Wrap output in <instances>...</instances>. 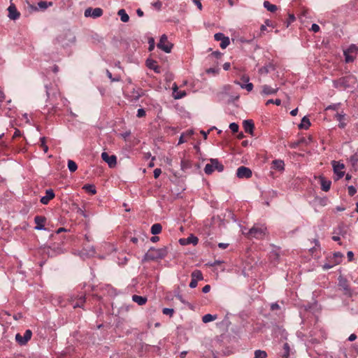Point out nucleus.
<instances>
[{
  "label": "nucleus",
  "mask_w": 358,
  "mask_h": 358,
  "mask_svg": "<svg viewBox=\"0 0 358 358\" xmlns=\"http://www.w3.org/2000/svg\"><path fill=\"white\" fill-rule=\"evenodd\" d=\"M47 101L49 103L50 107L47 108L48 114H55L57 111V99H59L64 104L67 100L61 96L60 92L56 88H49L46 86Z\"/></svg>",
  "instance_id": "f257e3e1"
},
{
  "label": "nucleus",
  "mask_w": 358,
  "mask_h": 358,
  "mask_svg": "<svg viewBox=\"0 0 358 358\" xmlns=\"http://www.w3.org/2000/svg\"><path fill=\"white\" fill-rule=\"evenodd\" d=\"M169 252V248L164 246L161 248L151 247L143 257L144 261H155L164 259Z\"/></svg>",
  "instance_id": "f03ea898"
},
{
  "label": "nucleus",
  "mask_w": 358,
  "mask_h": 358,
  "mask_svg": "<svg viewBox=\"0 0 358 358\" xmlns=\"http://www.w3.org/2000/svg\"><path fill=\"white\" fill-rule=\"evenodd\" d=\"M267 233V228L264 224H255L248 231V236L250 238L263 239Z\"/></svg>",
  "instance_id": "7ed1b4c3"
},
{
  "label": "nucleus",
  "mask_w": 358,
  "mask_h": 358,
  "mask_svg": "<svg viewBox=\"0 0 358 358\" xmlns=\"http://www.w3.org/2000/svg\"><path fill=\"white\" fill-rule=\"evenodd\" d=\"M343 255L340 252H334L332 255L327 257V262L322 265L324 270L331 268L342 262Z\"/></svg>",
  "instance_id": "20e7f679"
},
{
  "label": "nucleus",
  "mask_w": 358,
  "mask_h": 358,
  "mask_svg": "<svg viewBox=\"0 0 358 358\" xmlns=\"http://www.w3.org/2000/svg\"><path fill=\"white\" fill-rule=\"evenodd\" d=\"M215 170L218 172L223 171L224 165L217 159H210V163L205 166L204 172L207 175H210Z\"/></svg>",
  "instance_id": "39448f33"
},
{
  "label": "nucleus",
  "mask_w": 358,
  "mask_h": 358,
  "mask_svg": "<svg viewBox=\"0 0 358 358\" xmlns=\"http://www.w3.org/2000/svg\"><path fill=\"white\" fill-rule=\"evenodd\" d=\"M358 54V46L355 44L350 45L346 50L343 51L345 60L347 63L352 62Z\"/></svg>",
  "instance_id": "423d86ee"
},
{
  "label": "nucleus",
  "mask_w": 358,
  "mask_h": 358,
  "mask_svg": "<svg viewBox=\"0 0 358 358\" xmlns=\"http://www.w3.org/2000/svg\"><path fill=\"white\" fill-rule=\"evenodd\" d=\"M157 48L162 50L166 53L171 52L173 44L168 41V38L166 34H163L159 39V43L157 45Z\"/></svg>",
  "instance_id": "0eeeda50"
},
{
  "label": "nucleus",
  "mask_w": 358,
  "mask_h": 358,
  "mask_svg": "<svg viewBox=\"0 0 358 358\" xmlns=\"http://www.w3.org/2000/svg\"><path fill=\"white\" fill-rule=\"evenodd\" d=\"M331 164L333 166L334 172L336 174L334 179L335 180H338L345 175V172L343 171V169L345 168V166L343 164L334 160L331 162Z\"/></svg>",
  "instance_id": "6e6552de"
},
{
  "label": "nucleus",
  "mask_w": 358,
  "mask_h": 358,
  "mask_svg": "<svg viewBox=\"0 0 358 358\" xmlns=\"http://www.w3.org/2000/svg\"><path fill=\"white\" fill-rule=\"evenodd\" d=\"M52 1H41L37 3L36 5H28V8L31 12L33 11H44L49 6H52Z\"/></svg>",
  "instance_id": "1a4fd4ad"
},
{
  "label": "nucleus",
  "mask_w": 358,
  "mask_h": 358,
  "mask_svg": "<svg viewBox=\"0 0 358 358\" xmlns=\"http://www.w3.org/2000/svg\"><path fill=\"white\" fill-rule=\"evenodd\" d=\"M31 336L32 331L30 329H27L25 331V333L23 336L19 333L15 335V340L19 345H24L31 338Z\"/></svg>",
  "instance_id": "9d476101"
},
{
  "label": "nucleus",
  "mask_w": 358,
  "mask_h": 358,
  "mask_svg": "<svg viewBox=\"0 0 358 358\" xmlns=\"http://www.w3.org/2000/svg\"><path fill=\"white\" fill-rule=\"evenodd\" d=\"M349 81V77H341L337 80H334V87L337 89L345 90L350 86Z\"/></svg>",
  "instance_id": "9b49d317"
},
{
  "label": "nucleus",
  "mask_w": 358,
  "mask_h": 358,
  "mask_svg": "<svg viewBox=\"0 0 358 358\" xmlns=\"http://www.w3.org/2000/svg\"><path fill=\"white\" fill-rule=\"evenodd\" d=\"M252 176L251 169L248 167L241 166L238 168L236 171V176L238 178H250Z\"/></svg>",
  "instance_id": "f8f14e48"
},
{
  "label": "nucleus",
  "mask_w": 358,
  "mask_h": 358,
  "mask_svg": "<svg viewBox=\"0 0 358 358\" xmlns=\"http://www.w3.org/2000/svg\"><path fill=\"white\" fill-rule=\"evenodd\" d=\"M101 159L106 162L110 168H114L117 165V157L115 155H108L106 152L101 153Z\"/></svg>",
  "instance_id": "ddd939ff"
},
{
  "label": "nucleus",
  "mask_w": 358,
  "mask_h": 358,
  "mask_svg": "<svg viewBox=\"0 0 358 358\" xmlns=\"http://www.w3.org/2000/svg\"><path fill=\"white\" fill-rule=\"evenodd\" d=\"M214 38L217 41H221L220 46L222 49H225L230 43L229 38L225 36L222 33H216Z\"/></svg>",
  "instance_id": "4468645a"
},
{
  "label": "nucleus",
  "mask_w": 358,
  "mask_h": 358,
  "mask_svg": "<svg viewBox=\"0 0 358 358\" xmlns=\"http://www.w3.org/2000/svg\"><path fill=\"white\" fill-rule=\"evenodd\" d=\"M70 301L71 302V305L73 308L83 307L85 302V296L84 295H81L80 296L73 295L71 296Z\"/></svg>",
  "instance_id": "2eb2a0df"
},
{
  "label": "nucleus",
  "mask_w": 358,
  "mask_h": 358,
  "mask_svg": "<svg viewBox=\"0 0 358 358\" xmlns=\"http://www.w3.org/2000/svg\"><path fill=\"white\" fill-rule=\"evenodd\" d=\"M179 243L181 245H187L189 244L196 245L199 243V238L192 234L186 238H180L179 240Z\"/></svg>",
  "instance_id": "dca6fc26"
},
{
  "label": "nucleus",
  "mask_w": 358,
  "mask_h": 358,
  "mask_svg": "<svg viewBox=\"0 0 358 358\" xmlns=\"http://www.w3.org/2000/svg\"><path fill=\"white\" fill-rule=\"evenodd\" d=\"M103 14V10L100 8H88L85 10V17H97L101 16Z\"/></svg>",
  "instance_id": "f3484780"
},
{
  "label": "nucleus",
  "mask_w": 358,
  "mask_h": 358,
  "mask_svg": "<svg viewBox=\"0 0 358 358\" xmlns=\"http://www.w3.org/2000/svg\"><path fill=\"white\" fill-rule=\"evenodd\" d=\"M46 222V218L42 215H36L34 217V222L36 223V227L34 229L36 230H43L45 229V224Z\"/></svg>",
  "instance_id": "a211bd4d"
},
{
  "label": "nucleus",
  "mask_w": 358,
  "mask_h": 358,
  "mask_svg": "<svg viewBox=\"0 0 358 358\" xmlns=\"http://www.w3.org/2000/svg\"><path fill=\"white\" fill-rule=\"evenodd\" d=\"M55 194L52 189L45 191V195L41 199V203L47 205L50 200L55 197Z\"/></svg>",
  "instance_id": "6ab92c4d"
},
{
  "label": "nucleus",
  "mask_w": 358,
  "mask_h": 358,
  "mask_svg": "<svg viewBox=\"0 0 358 358\" xmlns=\"http://www.w3.org/2000/svg\"><path fill=\"white\" fill-rule=\"evenodd\" d=\"M146 66L148 68L153 70L157 73H159L161 72V68L155 60L148 59L146 60Z\"/></svg>",
  "instance_id": "aec40b11"
},
{
  "label": "nucleus",
  "mask_w": 358,
  "mask_h": 358,
  "mask_svg": "<svg viewBox=\"0 0 358 358\" xmlns=\"http://www.w3.org/2000/svg\"><path fill=\"white\" fill-rule=\"evenodd\" d=\"M8 17L12 20H15L20 17V13L17 10L16 7L11 4L8 8Z\"/></svg>",
  "instance_id": "412c9836"
},
{
  "label": "nucleus",
  "mask_w": 358,
  "mask_h": 358,
  "mask_svg": "<svg viewBox=\"0 0 358 358\" xmlns=\"http://www.w3.org/2000/svg\"><path fill=\"white\" fill-rule=\"evenodd\" d=\"M244 130L246 133H249L251 135H253V130L255 128V124L252 120H246L243 122Z\"/></svg>",
  "instance_id": "4be33fe9"
},
{
  "label": "nucleus",
  "mask_w": 358,
  "mask_h": 358,
  "mask_svg": "<svg viewBox=\"0 0 358 358\" xmlns=\"http://www.w3.org/2000/svg\"><path fill=\"white\" fill-rule=\"evenodd\" d=\"M278 91V87H271L267 85L262 86V94L264 95L274 94Z\"/></svg>",
  "instance_id": "5701e85b"
},
{
  "label": "nucleus",
  "mask_w": 358,
  "mask_h": 358,
  "mask_svg": "<svg viewBox=\"0 0 358 358\" xmlns=\"http://www.w3.org/2000/svg\"><path fill=\"white\" fill-rule=\"evenodd\" d=\"M320 180L322 190L328 192L330 189L331 182L323 176L320 177Z\"/></svg>",
  "instance_id": "b1692460"
},
{
  "label": "nucleus",
  "mask_w": 358,
  "mask_h": 358,
  "mask_svg": "<svg viewBox=\"0 0 358 358\" xmlns=\"http://www.w3.org/2000/svg\"><path fill=\"white\" fill-rule=\"evenodd\" d=\"M338 285L343 289V290H345V294L350 292V289L349 287L348 280L342 276L338 278Z\"/></svg>",
  "instance_id": "393cba45"
},
{
  "label": "nucleus",
  "mask_w": 358,
  "mask_h": 358,
  "mask_svg": "<svg viewBox=\"0 0 358 358\" xmlns=\"http://www.w3.org/2000/svg\"><path fill=\"white\" fill-rule=\"evenodd\" d=\"M273 169L278 171H283L285 169V163L282 160L275 159L272 162Z\"/></svg>",
  "instance_id": "a878e982"
},
{
  "label": "nucleus",
  "mask_w": 358,
  "mask_h": 358,
  "mask_svg": "<svg viewBox=\"0 0 358 358\" xmlns=\"http://www.w3.org/2000/svg\"><path fill=\"white\" fill-rule=\"evenodd\" d=\"M132 300L138 305L143 306L146 303L148 299L145 296L134 294L132 296Z\"/></svg>",
  "instance_id": "bb28decb"
},
{
  "label": "nucleus",
  "mask_w": 358,
  "mask_h": 358,
  "mask_svg": "<svg viewBox=\"0 0 358 358\" xmlns=\"http://www.w3.org/2000/svg\"><path fill=\"white\" fill-rule=\"evenodd\" d=\"M310 120L306 116H304L302 118L301 123L299 124V128L300 129H308L310 127Z\"/></svg>",
  "instance_id": "cd10ccee"
},
{
  "label": "nucleus",
  "mask_w": 358,
  "mask_h": 358,
  "mask_svg": "<svg viewBox=\"0 0 358 358\" xmlns=\"http://www.w3.org/2000/svg\"><path fill=\"white\" fill-rule=\"evenodd\" d=\"M162 226L161 224L159 223H156V224H154L152 227H151V233L153 235H157L159 234H160L162 232Z\"/></svg>",
  "instance_id": "c85d7f7f"
},
{
  "label": "nucleus",
  "mask_w": 358,
  "mask_h": 358,
  "mask_svg": "<svg viewBox=\"0 0 358 358\" xmlns=\"http://www.w3.org/2000/svg\"><path fill=\"white\" fill-rule=\"evenodd\" d=\"M234 83L239 85L242 89H245L248 92H251L253 89V84L249 82L244 84L236 80L234 81Z\"/></svg>",
  "instance_id": "c756f323"
},
{
  "label": "nucleus",
  "mask_w": 358,
  "mask_h": 358,
  "mask_svg": "<svg viewBox=\"0 0 358 358\" xmlns=\"http://www.w3.org/2000/svg\"><path fill=\"white\" fill-rule=\"evenodd\" d=\"M87 192L90 193L92 195H94L96 193V187L94 185L86 184L83 187Z\"/></svg>",
  "instance_id": "7c9ffc66"
},
{
  "label": "nucleus",
  "mask_w": 358,
  "mask_h": 358,
  "mask_svg": "<svg viewBox=\"0 0 358 358\" xmlns=\"http://www.w3.org/2000/svg\"><path fill=\"white\" fill-rule=\"evenodd\" d=\"M117 15L120 17V20L123 22H127L129 20V17L124 9L119 10Z\"/></svg>",
  "instance_id": "2f4dec72"
},
{
  "label": "nucleus",
  "mask_w": 358,
  "mask_h": 358,
  "mask_svg": "<svg viewBox=\"0 0 358 358\" xmlns=\"http://www.w3.org/2000/svg\"><path fill=\"white\" fill-rule=\"evenodd\" d=\"M177 90H178V87L176 85L175 87H173V96L174 99H179L184 97L186 95V92L185 91L178 92Z\"/></svg>",
  "instance_id": "473e14b6"
},
{
  "label": "nucleus",
  "mask_w": 358,
  "mask_h": 358,
  "mask_svg": "<svg viewBox=\"0 0 358 358\" xmlns=\"http://www.w3.org/2000/svg\"><path fill=\"white\" fill-rule=\"evenodd\" d=\"M334 234L337 235L344 236L346 234L344 225L343 224H339L334 230Z\"/></svg>",
  "instance_id": "72a5a7b5"
},
{
  "label": "nucleus",
  "mask_w": 358,
  "mask_h": 358,
  "mask_svg": "<svg viewBox=\"0 0 358 358\" xmlns=\"http://www.w3.org/2000/svg\"><path fill=\"white\" fill-rule=\"evenodd\" d=\"M192 278L196 280V281L203 280V274L201 271L195 270L191 274Z\"/></svg>",
  "instance_id": "f704fd0d"
},
{
  "label": "nucleus",
  "mask_w": 358,
  "mask_h": 358,
  "mask_svg": "<svg viewBox=\"0 0 358 358\" xmlns=\"http://www.w3.org/2000/svg\"><path fill=\"white\" fill-rule=\"evenodd\" d=\"M216 318H217L216 315L206 314L205 315L203 316L202 321L204 323H208V322L215 320Z\"/></svg>",
  "instance_id": "c9c22d12"
},
{
  "label": "nucleus",
  "mask_w": 358,
  "mask_h": 358,
  "mask_svg": "<svg viewBox=\"0 0 358 358\" xmlns=\"http://www.w3.org/2000/svg\"><path fill=\"white\" fill-rule=\"evenodd\" d=\"M267 356V352L264 350H257L255 351L254 358H266Z\"/></svg>",
  "instance_id": "e433bc0d"
},
{
  "label": "nucleus",
  "mask_w": 358,
  "mask_h": 358,
  "mask_svg": "<svg viewBox=\"0 0 358 358\" xmlns=\"http://www.w3.org/2000/svg\"><path fill=\"white\" fill-rule=\"evenodd\" d=\"M264 6L270 12H275L277 10V6L268 1L264 2Z\"/></svg>",
  "instance_id": "4c0bfd02"
},
{
  "label": "nucleus",
  "mask_w": 358,
  "mask_h": 358,
  "mask_svg": "<svg viewBox=\"0 0 358 358\" xmlns=\"http://www.w3.org/2000/svg\"><path fill=\"white\" fill-rule=\"evenodd\" d=\"M68 168L70 172L73 173L77 170L78 166L74 161L69 159L68 161Z\"/></svg>",
  "instance_id": "58836bf2"
},
{
  "label": "nucleus",
  "mask_w": 358,
  "mask_h": 358,
  "mask_svg": "<svg viewBox=\"0 0 358 358\" xmlns=\"http://www.w3.org/2000/svg\"><path fill=\"white\" fill-rule=\"evenodd\" d=\"M267 27H271V29H274V24H262L260 27V33L259 34V36H262V34H264V31L267 30Z\"/></svg>",
  "instance_id": "ea45409f"
},
{
  "label": "nucleus",
  "mask_w": 358,
  "mask_h": 358,
  "mask_svg": "<svg viewBox=\"0 0 358 358\" xmlns=\"http://www.w3.org/2000/svg\"><path fill=\"white\" fill-rule=\"evenodd\" d=\"M106 75L111 82H119L121 80V77L120 76L113 77L112 73L108 70H106Z\"/></svg>",
  "instance_id": "a19ab883"
},
{
  "label": "nucleus",
  "mask_w": 358,
  "mask_h": 358,
  "mask_svg": "<svg viewBox=\"0 0 358 358\" xmlns=\"http://www.w3.org/2000/svg\"><path fill=\"white\" fill-rule=\"evenodd\" d=\"M41 141V147L43 148L45 153H46L48 151V146L46 145V138L45 137H41L40 138Z\"/></svg>",
  "instance_id": "79ce46f5"
},
{
  "label": "nucleus",
  "mask_w": 358,
  "mask_h": 358,
  "mask_svg": "<svg viewBox=\"0 0 358 358\" xmlns=\"http://www.w3.org/2000/svg\"><path fill=\"white\" fill-rule=\"evenodd\" d=\"M283 349L285 351L284 355H283V358H288V357L289 355L290 348L287 343H284Z\"/></svg>",
  "instance_id": "37998d69"
},
{
  "label": "nucleus",
  "mask_w": 358,
  "mask_h": 358,
  "mask_svg": "<svg viewBox=\"0 0 358 358\" xmlns=\"http://www.w3.org/2000/svg\"><path fill=\"white\" fill-rule=\"evenodd\" d=\"M174 312L175 311L173 308H164L162 310V313L164 315H169L171 317L173 315Z\"/></svg>",
  "instance_id": "c03bdc74"
},
{
  "label": "nucleus",
  "mask_w": 358,
  "mask_h": 358,
  "mask_svg": "<svg viewBox=\"0 0 358 358\" xmlns=\"http://www.w3.org/2000/svg\"><path fill=\"white\" fill-rule=\"evenodd\" d=\"M238 124L235 123V122H232L229 124V129H231V131L233 132V133H236L238 132Z\"/></svg>",
  "instance_id": "a18cd8bd"
},
{
  "label": "nucleus",
  "mask_w": 358,
  "mask_h": 358,
  "mask_svg": "<svg viewBox=\"0 0 358 358\" xmlns=\"http://www.w3.org/2000/svg\"><path fill=\"white\" fill-rule=\"evenodd\" d=\"M307 10H303L299 15V20L301 22H304L306 20V15L308 14Z\"/></svg>",
  "instance_id": "49530a36"
},
{
  "label": "nucleus",
  "mask_w": 358,
  "mask_h": 358,
  "mask_svg": "<svg viewBox=\"0 0 358 358\" xmlns=\"http://www.w3.org/2000/svg\"><path fill=\"white\" fill-rule=\"evenodd\" d=\"M304 141V138H301L299 141H294V142H292L290 143L289 146L290 148H297L298 146H299V145L303 143Z\"/></svg>",
  "instance_id": "de8ad7c7"
},
{
  "label": "nucleus",
  "mask_w": 358,
  "mask_h": 358,
  "mask_svg": "<svg viewBox=\"0 0 358 358\" xmlns=\"http://www.w3.org/2000/svg\"><path fill=\"white\" fill-rule=\"evenodd\" d=\"M271 103H274L277 106H280L281 104V100L279 99H276L275 100H273V99H268L266 103V105L268 106Z\"/></svg>",
  "instance_id": "09e8293b"
},
{
  "label": "nucleus",
  "mask_w": 358,
  "mask_h": 358,
  "mask_svg": "<svg viewBox=\"0 0 358 358\" xmlns=\"http://www.w3.org/2000/svg\"><path fill=\"white\" fill-rule=\"evenodd\" d=\"M348 194L351 196H354L357 193L356 188L352 185L349 186L348 187Z\"/></svg>",
  "instance_id": "8fccbe9b"
},
{
  "label": "nucleus",
  "mask_w": 358,
  "mask_h": 358,
  "mask_svg": "<svg viewBox=\"0 0 358 358\" xmlns=\"http://www.w3.org/2000/svg\"><path fill=\"white\" fill-rule=\"evenodd\" d=\"M148 44H149V47H148L149 51L153 50L154 48H155V40H154L153 38H149Z\"/></svg>",
  "instance_id": "3c124183"
},
{
  "label": "nucleus",
  "mask_w": 358,
  "mask_h": 358,
  "mask_svg": "<svg viewBox=\"0 0 358 358\" xmlns=\"http://www.w3.org/2000/svg\"><path fill=\"white\" fill-rule=\"evenodd\" d=\"M146 115L145 110L143 108H139L137 111L138 117H143Z\"/></svg>",
  "instance_id": "603ef678"
},
{
  "label": "nucleus",
  "mask_w": 358,
  "mask_h": 358,
  "mask_svg": "<svg viewBox=\"0 0 358 358\" xmlns=\"http://www.w3.org/2000/svg\"><path fill=\"white\" fill-rule=\"evenodd\" d=\"M153 173H154V178H155V179H157V178H159V176L161 175V173H162V170H161L160 169H159V168L155 169L154 170V171H153Z\"/></svg>",
  "instance_id": "864d4df0"
},
{
  "label": "nucleus",
  "mask_w": 358,
  "mask_h": 358,
  "mask_svg": "<svg viewBox=\"0 0 358 358\" xmlns=\"http://www.w3.org/2000/svg\"><path fill=\"white\" fill-rule=\"evenodd\" d=\"M133 94H134L132 95L133 99L135 100V101L138 100V99L142 96V94L138 93V92H136L134 91Z\"/></svg>",
  "instance_id": "5fc2aeb1"
},
{
  "label": "nucleus",
  "mask_w": 358,
  "mask_h": 358,
  "mask_svg": "<svg viewBox=\"0 0 358 358\" xmlns=\"http://www.w3.org/2000/svg\"><path fill=\"white\" fill-rule=\"evenodd\" d=\"M197 284H198V281H196V280L192 278L191 282H190L189 286L191 288H195L197 286Z\"/></svg>",
  "instance_id": "6e6d98bb"
},
{
  "label": "nucleus",
  "mask_w": 358,
  "mask_h": 358,
  "mask_svg": "<svg viewBox=\"0 0 358 358\" xmlns=\"http://www.w3.org/2000/svg\"><path fill=\"white\" fill-rule=\"evenodd\" d=\"M280 308V307L278 303H273L271 305V310H279Z\"/></svg>",
  "instance_id": "4d7b16f0"
},
{
  "label": "nucleus",
  "mask_w": 358,
  "mask_h": 358,
  "mask_svg": "<svg viewBox=\"0 0 358 358\" xmlns=\"http://www.w3.org/2000/svg\"><path fill=\"white\" fill-rule=\"evenodd\" d=\"M21 135H22V133L20 131V129H15L14 134L13 136V138H15L20 137V136H21Z\"/></svg>",
  "instance_id": "13d9d810"
},
{
  "label": "nucleus",
  "mask_w": 358,
  "mask_h": 358,
  "mask_svg": "<svg viewBox=\"0 0 358 358\" xmlns=\"http://www.w3.org/2000/svg\"><path fill=\"white\" fill-rule=\"evenodd\" d=\"M241 80L243 83H248V82H249V80H250V78H249V76H247V75H243V76H241Z\"/></svg>",
  "instance_id": "bf43d9fd"
},
{
  "label": "nucleus",
  "mask_w": 358,
  "mask_h": 358,
  "mask_svg": "<svg viewBox=\"0 0 358 358\" xmlns=\"http://www.w3.org/2000/svg\"><path fill=\"white\" fill-rule=\"evenodd\" d=\"M310 29L314 32H317L320 30V27L318 24H312V27Z\"/></svg>",
  "instance_id": "052dcab7"
},
{
  "label": "nucleus",
  "mask_w": 358,
  "mask_h": 358,
  "mask_svg": "<svg viewBox=\"0 0 358 358\" xmlns=\"http://www.w3.org/2000/svg\"><path fill=\"white\" fill-rule=\"evenodd\" d=\"M347 257L349 262H352L354 259V253L352 251H349L347 253Z\"/></svg>",
  "instance_id": "680f3d73"
},
{
  "label": "nucleus",
  "mask_w": 358,
  "mask_h": 358,
  "mask_svg": "<svg viewBox=\"0 0 358 358\" xmlns=\"http://www.w3.org/2000/svg\"><path fill=\"white\" fill-rule=\"evenodd\" d=\"M295 20H296V17H295L294 14H293V13L288 14V22H294Z\"/></svg>",
  "instance_id": "e2e57ef3"
},
{
  "label": "nucleus",
  "mask_w": 358,
  "mask_h": 358,
  "mask_svg": "<svg viewBox=\"0 0 358 358\" xmlns=\"http://www.w3.org/2000/svg\"><path fill=\"white\" fill-rule=\"evenodd\" d=\"M193 2L195 3V5L200 10L202 9V4L201 0H193Z\"/></svg>",
  "instance_id": "0e129e2a"
},
{
  "label": "nucleus",
  "mask_w": 358,
  "mask_h": 358,
  "mask_svg": "<svg viewBox=\"0 0 358 358\" xmlns=\"http://www.w3.org/2000/svg\"><path fill=\"white\" fill-rule=\"evenodd\" d=\"M131 135V131H127L124 133L121 134V136L124 139L127 140V138Z\"/></svg>",
  "instance_id": "69168bd1"
},
{
  "label": "nucleus",
  "mask_w": 358,
  "mask_h": 358,
  "mask_svg": "<svg viewBox=\"0 0 358 358\" xmlns=\"http://www.w3.org/2000/svg\"><path fill=\"white\" fill-rule=\"evenodd\" d=\"M152 5L155 8L159 10L162 7V2L160 1H157L155 3H154Z\"/></svg>",
  "instance_id": "338daca9"
},
{
  "label": "nucleus",
  "mask_w": 358,
  "mask_h": 358,
  "mask_svg": "<svg viewBox=\"0 0 358 358\" xmlns=\"http://www.w3.org/2000/svg\"><path fill=\"white\" fill-rule=\"evenodd\" d=\"M210 290V286L209 285H205L203 289H202V292L203 293H208L209 291Z\"/></svg>",
  "instance_id": "774afa93"
}]
</instances>
